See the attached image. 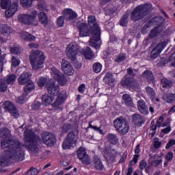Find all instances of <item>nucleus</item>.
<instances>
[{
    "label": "nucleus",
    "mask_w": 175,
    "mask_h": 175,
    "mask_svg": "<svg viewBox=\"0 0 175 175\" xmlns=\"http://www.w3.org/2000/svg\"><path fill=\"white\" fill-rule=\"evenodd\" d=\"M165 62L166 64L171 62L172 66H175V56L174 57L173 56H170L168 59H166Z\"/></svg>",
    "instance_id": "bf43d9fd"
},
{
    "label": "nucleus",
    "mask_w": 175,
    "mask_h": 175,
    "mask_svg": "<svg viewBox=\"0 0 175 175\" xmlns=\"http://www.w3.org/2000/svg\"><path fill=\"white\" fill-rule=\"evenodd\" d=\"M1 147L4 152L0 157V166L3 167L9 163V159L21 162L24 161L23 144L18 139L12 137V131L8 127L0 128Z\"/></svg>",
    "instance_id": "f257e3e1"
},
{
    "label": "nucleus",
    "mask_w": 175,
    "mask_h": 175,
    "mask_svg": "<svg viewBox=\"0 0 175 175\" xmlns=\"http://www.w3.org/2000/svg\"><path fill=\"white\" fill-rule=\"evenodd\" d=\"M42 100L43 103L46 105V106H49V105H51L53 103L54 98H53V96H50L48 94H45L42 95Z\"/></svg>",
    "instance_id": "c756f323"
},
{
    "label": "nucleus",
    "mask_w": 175,
    "mask_h": 175,
    "mask_svg": "<svg viewBox=\"0 0 175 175\" xmlns=\"http://www.w3.org/2000/svg\"><path fill=\"white\" fill-rule=\"evenodd\" d=\"M66 55L72 62H75L77 57V46L75 44H68L66 49Z\"/></svg>",
    "instance_id": "f8f14e48"
},
{
    "label": "nucleus",
    "mask_w": 175,
    "mask_h": 175,
    "mask_svg": "<svg viewBox=\"0 0 175 175\" xmlns=\"http://www.w3.org/2000/svg\"><path fill=\"white\" fill-rule=\"evenodd\" d=\"M158 33H159L158 32V30H157L156 28L153 29L152 30H151L150 34H149V38L150 39H152L154 38H155V36H157V35H158Z\"/></svg>",
    "instance_id": "13d9d810"
},
{
    "label": "nucleus",
    "mask_w": 175,
    "mask_h": 175,
    "mask_svg": "<svg viewBox=\"0 0 175 175\" xmlns=\"http://www.w3.org/2000/svg\"><path fill=\"white\" fill-rule=\"evenodd\" d=\"M51 75L59 83V85L64 86L68 83V79L65 75L55 68V67L51 68Z\"/></svg>",
    "instance_id": "1a4fd4ad"
},
{
    "label": "nucleus",
    "mask_w": 175,
    "mask_h": 175,
    "mask_svg": "<svg viewBox=\"0 0 175 175\" xmlns=\"http://www.w3.org/2000/svg\"><path fill=\"white\" fill-rule=\"evenodd\" d=\"M107 139L108 140L109 143H110V144H113V146L120 142L118 137L114 133H109L107 135Z\"/></svg>",
    "instance_id": "bb28decb"
},
{
    "label": "nucleus",
    "mask_w": 175,
    "mask_h": 175,
    "mask_svg": "<svg viewBox=\"0 0 175 175\" xmlns=\"http://www.w3.org/2000/svg\"><path fill=\"white\" fill-rule=\"evenodd\" d=\"M47 83H49V80L44 77H41L38 81V84L39 87H44V85H47Z\"/></svg>",
    "instance_id": "de8ad7c7"
},
{
    "label": "nucleus",
    "mask_w": 175,
    "mask_h": 175,
    "mask_svg": "<svg viewBox=\"0 0 175 175\" xmlns=\"http://www.w3.org/2000/svg\"><path fill=\"white\" fill-rule=\"evenodd\" d=\"M16 76L14 74L9 75L6 79L7 84H14L16 81Z\"/></svg>",
    "instance_id": "c03bdc74"
},
{
    "label": "nucleus",
    "mask_w": 175,
    "mask_h": 175,
    "mask_svg": "<svg viewBox=\"0 0 175 175\" xmlns=\"http://www.w3.org/2000/svg\"><path fill=\"white\" fill-rule=\"evenodd\" d=\"M18 1L19 0H13L12 3L8 7V8H10V10H12L13 12H17V10H18Z\"/></svg>",
    "instance_id": "58836bf2"
},
{
    "label": "nucleus",
    "mask_w": 175,
    "mask_h": 175,
    "mask_svg": "<svg viewBox=\"0 0 175 175\" xmlns=\"http://www.w3.org/2000/svg\"><path fill=\"white\" fill-rule=\"evenodd\" d=\"M96 19L94 16H88V24L92 29V33L94 34L93 37L90 39V46L94 47V49H99L100 47V28L96 23ZM96 36V40H95Z\"/></svg>",
    "instance_id": "7ed1b4c3"
},
{
    "label": "nucleus",
    "mask_w": 175,
    "mask_h": 175,
    "mask_svg": "<svg viewBox=\"0 0 175 175\" xmlns=\"http://www.w3.org/2000/svg\"><path fill=\"white\" fill-rule=\"evenodd\" d=\"M70 128H72V125H70V124L65 123L62 126V133H67V132H69Z\"/></svg>",
    "instance_id": "09e8293b"
},
{
    "label": "nucleus",
    "mask_w": 175,
    "mask_h": 175,
    "mask_svg": "<svg viewBox=\"0 0 175 175\" xmlns=\"http://www.w3.org/2000/svg\"><path fill=\"white\" fill-rule=\"evenodd\" d=\"M94 167L96 168V170H103V163H102V161L98 157H94L93 160Z\"/></svg>",
    "instance_id": "cd10ccee"
},
{
    "label": "nucleus",
    "mask_w": 175,
    "mask_h": 175,
    "mask_svg": "<svg viewBox=\"0 0 175 175\" xmlns=\"http://www.w3.org/2000/svg\"><path fill=\"white\" fill-rule=\"evenodd\" d=\"M161 85L163 88H172L173 87V82L166 78L161 79Z\"/></svg>",
    "instance_id": "c9c22d12"
},
{
    "label": "nucleus",
    "mask_w": 175,
    "mask_h": 175,
    "mask_svg": "<svg viewBox=\"0 0 175 175\" xmlns=\"http://www.w3.org/2000/svg\"><path fill=\"white\" fill-rule=\"evenodd\" d=\"M128 17H129V13L126 12L120 18V25L126 27L128 25Z\"/></svg>",
    "instance_id": "e433bc0d"
},
{
    "label": "nucleus",
    "mask_w": 175,
    "mask_h": 175,
    "mask_svg": "<svg viewBox=\"0 0 175 175\" xmlns=\"http://www.w3.org/2000/svg\"><path fill=\"white\" fill-rule=\"evenodd\" d=\"M132 122L135 126L140 127L144 122H146V119H144V117L142 116L140 114L134 113L132 115Z\"/></svg>",
    "instance_id": "412c9836"
},
{
    "label": "nucleus",
    "mask_w": 175,
    "mask_h": 175,
    "mask_svg": "<svg viewBox=\"0 0 175 175\" xmlns=\"http://www.w3.org/2000/svg\"><path fill=\"white\" fill-rule=\"evenodd\" d=\"M38 9L39 10H47V4L44 0H38Z\"/></svg>",
    "instance_id": "37998d69"
},
{
    "label": "nucleus",
    "mask_w": 175,
    "mask_h": 175,
    "mask_svg": "<svg viewBox=\"0 0 175 175\" xmlns=\"http://www.w3.org/2000/svg\"><path fill=\"white\" fill-rule=\"evenodd\" d=\"M135 72H137V70L134 69L133 68H129L127 69V75L131 76L132 77H135L136 76Z\"/></svg>",
    "instance_id": "6e6d98bb"
},
{
    "label": "nucleus",
    "mask_w": 175,
    "mask_h": 175,
    "mask_svg": "<svg viewBox=\"0 0 175 175\" xmlns=\"http://www.w3.org/2000/svg\"><path fill=\"white\" fill-rule=\"evenodd\" d=\"M145 92L152 102H155V96H157V93L155 92V90H154V88L148 86L145 88Z\"/></svg>",
    "instance_id": "393cba45"
},
{
    "label": "nucleus",
    "mask_w": 175,
    "mask_h": 175,
    "mask_svg": "<svg viewBox=\"0 0 175 175\" xmlns=\"http://www.w3.org/2000/svg\"><path fill=\"white\" fill-rule=\"evenodd\" d=\"M57 24L59 27H64V24H65V18L63 16H59L57 20Z\"/></svg>",
    "instance_id": "864d4df0"
},
{
    "label": "nucleus",
    "mask_w": 175,
    "mask_h": 175,
    "mask_svg": "<svg viewBox=\"0 0 175 175\" xmlns=\"http://www.w3.org/2000/svg\"><path fill=\"white\" fill-rule=\"evenodd\" d=\"M33 0H20V3L23 8H31Z\"/></svg>",
    "instance_id": "79ce46f5"
},
{
    "label": "nucleus",
    "mask_w": 175,
    "mask_h": 175,
    "mask_svg": "<svg viewBox=\"0 0 175 175\" xmlns=\"http://www.w3.org/2000/svg\"><path fill=\"white\" fill-rule=\"evenodd\" d=\"M62 70L68 76H72L75 74V69L70 63L65 59H62L61 63Z\"/></svg>",
    "instance_id": "a211bd4d"
},
{
    "label": "nucleus",
    "mask_w": 175,
    "mask_h": 175,
    "mask_svg": "<svg viewBox=\"0 0 175 175\" xmlns=\"http://www.w3.org/2000/svg\"><path fill=\"white\" fill-rule=\"evenodd\" d=\"M46 90L51 96H57L59 93V85H55V81L49 80L46 83Z\"/></svg>",
    "instance_id": "ddd939ff"
},
{
    "label": "nucleus",
    "mask_w": 175,
    "mask_h": 175,
    "mask_svg": "<svg viewBox=\"0 0 175 175\" xmlns=\"http://www.w3.org/2000/svg\"><path fill=\"white\" fill-rule=\"evenodd\" d=\"M163 100L167 102V103H173L175 102V94H165L163 96Z\"/></svg>",
    "instance_id": "473e14b6"
},
{
    "label": "nucleus",
    "mask_w": 175,
    "mask_h": 175,
    "mask_svg": "<svg viewBox=\"0 0 175 175\" xmlns=\"http://www.w3.org/2000/svg\"><path fill=\"white\" fill-rule=\"evenodd\" d=\"M83 54L86 59H92V58H94V52L91 51L90 47H87L86 49L84 51Z\"/></svg>",
    "instance_id": "4c0bfd02"
},
{
    "label": "nucleus",
    "mask_w": 175,
    "mask_h": 175,
    "mask_svg": "<svg viewBox=\"0 0 175 175\" xmlns=\"http://www.w3.org/2000/svg\"><path fill=\"white\" fill-rule=\"evenodd\" d=\"M29 59L33 70H38L43 68L44 64V55L43 52L40 51H32L30 53Z\"/></svg>",
    "instance_id": "39448f33"
},
{
    "label": "nucleus",
    "mask_w": 175,
    "mask_h": 175,
    "mask_svg": "<svg viewBox=\"0 0 175 175\" xmlns=\"http://www.w3.org/2000/svg\"><path fill=\"white\" fill-rule=\"evenodd\" d=\"M161 21V18L158 17H154L149 21V24H155L156 25Z\"/></svg>",
    "instance_id": "680f3d73"
},
{
    "label": "nucleus",
    "mask_w": 175,
    "mask_h": 175,
    "mask_svg": "<svg viewBox=\"0 0 175 175\" xmlns=\"http://www.w3.org/2000/svg\"><path fill=\"white\" fill-rule=\"evenodd\" d=\"M8 10L5 11V17L8 18H10L13 14L16 12H13V10H10V8H7Z\"/></svg>",
    "instance_id": "052dcab7"
},
{
    "label": "nucleus",
    "mask_w": 175,
    "mask_h": 175,
    "mask_svg": "<svg viewBox=\"0 0 175 175\" xmlns=\"http://www.w3.org/2000/svg\"><path fill=\"white\" fill-rule=\"evenodd\" d=\"M90 29H91L88 28V25H87V23H81L79 25L80 36L83 38L84 36H90V35H92V38H94V40H96V36H95V34H94V33L92 32V28Z\"/></svg>",
    "instance_id": "dca6fc26"
},
{
    "label": "nucleus",
    "mask_w": 175,
    "mask_h": 175,
    "mask_svg": "<svg viewBox=\"0 0 175 175\" xmlns=\"http://www.w3.org/2000/svg\"><path fill=\"white\" fill-rule=\"evenodd\" d=\"M27 100V94H23L22 96H20L16 98L17 103H25V101Z\"/></svg>",
    "instance_id": "8fccbe9b"
},
{
    "label": "nucleus",
    "mask_w": 175,
    "mask_h": 175,
    "mask_svg": "<svg viewBox=\"0 0 175 175\" xmlns=\"http://www.w3.org/2000/svg\"><path fill=\"white\" fill-rule=\"evenodd\" d=\"M12 66H14V68L20 65V60H18L17 57H12Z\"/></svg>",
    "instance_id": "e2e57ef3"
},
{
    "label": "nucleus",
    "mask_w": 175,
    "mask_h": 175,
    "mask_svg": "<svg viewBox=\"0 0 175 175\" xmlns=\"http://www.w3.org/2000/svg\"><path fill=\"white\" fill-rule=\"evenodd\" d=\"M10 51L12 54H18L20 53V49L17 47H12Z\"/></svg>",
    "instance_id": "774afa93"
},
{
    "label": "nucleus",
    "mask_w": 175,
    "mask_h": 175,
    "mask_svg": "<svg viewBox=\"0 0 175 175\" xmlns=\"http://www.w3.org/2000/svg\"><path fill=\"white\" fill-rule=\"evenodd\" d=\"M139 159V154H135L133 160H131L129 163V167H132L134 165L137 163V160Z\"/></svg>",
    "instance_id": "5fc2aeb1"
},
{
    "label": "nucleus",
    "mask_w": 175,
    "mask_h": 175,
    "mask_svg": "<svg viewBox=\"0 0 175 175\" xmlns=\"http://www.w3.org/2000/svg\"><path fill=\"white\" fill-rule=\"evenodd\" d=\"M31 73L25 72L22 73L20 77L18 78V83L20 85H25L24 88V92L27 94H29L31 91L34 90L35 85L33 82L31 80Z\"/></svg>",
    "instance_id": "423d86ee"
},
{
    "label": "nucleus",
    "mask_w": 175,
    "mask_h": 175,
    "mask_svg": "<svg viewBox=\"0 0 175 175\" xmlns=\"http://www.w3.org/2000/svg\"><path fill=\"white\" fill-rule=\"evenodd\" d=\"M62 14H64L68 20H75L77 17V14L71 9H66L62 12Z\"/></svg>",
    "instance_id": "b1692460"
},
{
    "label": "nucleus",
    "mask_w": 175,
    "mask_h": 175,
    "mask_svg": "<svg viewBox=\"0 0 175 175\" xmlns=\"http://www.w3.org/2000/svg\"><path fill=\"white\" fill-rule=\"evenodd\" d=\"M12 3V0H0V6L1 9H8L10 4Z\"/></svg>",
    "instance_id": "ea45409f"
},
{
    "label": "nucleus",
    "mask_w": 175,
    "mask_h": 175,
    "mask_svg": "<svg viewBox=\"0 0 175 175\" xmlns=\"http://www.w3.org/2000/svg\"><path fill=\"white\" fill-rule=\"evenodd\" d=\"M142 77L144 80H146L148 83H155V77H154V74L151 70H145L142 74Z\"/></svg>",
    "instance_id": "5701e85b"
},
{
    "label": "nucleus",
    "mask_w": 175,
    "mask_h": 175,
    "mask_svg": "<svg viewBox=\"0 0 175 175\" xmlns=\"http://www.w3.org/2000/svg\"><path fill=\"white\" fill-rule=\"evenodd\" d=\"M8 90V85L6 82L3 79H0V91L1 92H6Z\"/></svg>",
    "instance_id": "49530a36"
},
{
    "label": "nucleus",
    "mask_w": 175,
    "mask_h": 175,
    "mask_svg": "<svg viewBox=\"0 0 175 175\" xmlns=\"http://www.w3.org/2000/svg\"><path fill=\"white\" fill-rule=\"evenodd\" d=\"M25 135V144H23L22 149L23 150L24 159L25 158V150L24 147H25L29 152L31 155H35L39 152V142H40V137L36 135L32 130L29 129H26L24 131Z\"/></svg>",
    "instance_id": "f03ea898"
},
{
    "label": "nucleus",
    "mask_w": 175,
    "mask_h": 175,
    "mask_svg": "<svg viewBox=\"0 0 175 175\" xmlns=\"http://www.w3.org/2000/svg\"><path fill=\"white\" fill-rule=\"evenodd\" d=\"M0 32L5 36H9V33L12 32V29H10V27L6 25H3L0 28Z\"/></svg>",
    "instance_id": "f704fd0d"
},
{
    "label": "nucleus",
    "mask_w": 175,
    "mask_h": 175,
    "mask_svg": "<svg viewBox=\"0 0 175 175\" xmlns=\"http://www.w3.org/2000/svg\"><path fill=\"white\" fill-rule=\"evenodd\" d=\"M116 157H117V151L112 149L111 152L108 154V159L110 162H116Z\"/></svg>",
    "instance_id": "a19ab883"
},
{
    "label": "nucleus",
    "mask_w": 175,
    "mask_h": 175,
    "mask_svg": "<svg viewBox=\"0 0 175 175\" xmlns=\"http://www.w3.org/2000/svg\"><path fill=\"white\" fill-rule=\"evenodd\" d=\"M38 18L41 24H43L45 26L49 24V18L44 12H41L38 14Z\"/></svg>",
    "instance_id": "7c9ffc66"
},
{
    "label": "nucleus",
    "mask_w": 175,
    "mask_h": 175,
    "mask_svg": "<svg viewBox=\"0 0 175 175\" xmlns=\"http://www.w3.org/2000/svg\"><path fill=\"white\" fill-rule=\"evenodd\" d=\"M114 128L121 135H126L129 132V123L124 118H118L113 121Z\"/></svg>",
    "instance_id": "0eeeda50"
},
{
    "label": "nucleus",
    "mask_w": 175,
    "mask_h": 175,
    "mask_svg": "<svg viewBox=\"0 0 175 175\" xmlns=\"http://www.w3.org/2000/svg\"><path fill=\"white\" fill-rule=\"evenodd\" d=\"M152 10V5L151 4L145 3L138 5L131 12V20L135 22L143 20L146 16L150 14Z\"/></svg>",
    "instance_id": "20e7f679"
},
{
    "label": "nucleus",
    "mask_w": 175,
    "mask_h": 175,
    "mask_svg": "<svg viewBox=\"0 0 175 175\" xmlns=\"http://www.w3.org/2000/svg\"><path fill=\"white\" fill-rule=\"evenodd\" d=\"M3 106L5 110L6 111H8V113H10V114L14 117V118H18L20 117V113H18V110H17V108L14 105L13 103L9 100H6L3 103Z\"/></svg>",
    "instance_id": "9b49d317"
},
{
    "label": "nucleus",
    "mask_w": 175,
    "mask_h": 175,
    "mask_svg": "<svg viewBox=\"0 0 175 175\" xmlns=\"http://www.w3.org/2000/svg\"><path fill=\"white\" fill-rule=\"evenodd\" d=\"M64 103H65V98H64V96H59L53 103H52V107L57 111H62V110H64V107L62 106Z\"/></svg>",
    "instance_id": "6ab92c4d"
},
{
    "label": "nucleus",
    "mask_w": 175,
    "mask_h": 175,
    "mask_svg": "<svg viewBox=\"0 0 175 175\" xmlns=\"http://www.w3.org/2000/svg\"><path fill=\"white\" fill-rule=\"evenodd\" d=\"M152 159L153 160L151 161L150 165L154 167L159 166V165L162 163V159L159 158V155L158 154H156L152 157Z\"/></svg>",
    "instance_id": "c85d7f7f"
},
{
    "label": "nucleus",
    "mask_w": 175,
    "mask_h": 175,
    "mask_svg": "<svg viewBox=\"0 0 175 175\" xmlns=\"http://www.w3.org/2000/svg\"><path fill=\"white\" fill-rule=\"evenodd\" d=\"M147 166V162H146L144 160H142L139 163V169L143 170V169H146V167Z\"/></svg>",
    "instance_id": "338daca9"
},
{
    "label": "nucleus",
    "mask_w": 175,
    "mask_h": 175,
    "mask_svg": "<svg viewBox=\"0 0 175 175\" xmlns=\"http://www.w3.org/2000/svg\"><path fill=\"white\" fill-rule=\"evenodd\" d=\"M126 58L125 54L120 53L115 59V62H122V61H125Z\"/></svg>",
    "instance_id": "3c124183"
},
{
    "label": "nucleus",
    "mask_w": 175,
    "mask_h": 175,
    "mask_svg": "<svg viewBox=\"0 0 175 175\" xmlns=\"http://www.w3.org/2000/svg\"><path fill=\"white\" fill-rule=\"evenodd\" d=\"M21 38L23 40H25V42H35L36 40V38L33 35L28 33L27 32L21 33Z\"/></svg>",
    "instance_id": "a878e982"
},
{
    "label": "nucleus",
    "mask_w": 175,
    "mask_h": 175,
    "mask_svg": "<svg viewBox=\"0 0 175 175\" xmlns=\"http://www.w3.org/2000/svg\"><path fill=\"white\" fill-rule=\"evenodd\" d=\"M137 109L141 112L142 114H145L147 116L148 114V107H147V103L144 100H139L137 101Z\"/></svg>",
    "instance_id": "4be33fe9"
},
{
    "label": "nucleus",
    "mask_w": 175,
    "mask_h": 175,
    "mask_svg": "<svg viewBox=\"0 0 175 175\" xmlns=\"http://www.w3.org/2000/svg\"><path fill=\"white\" fill-rule=\"evenodd\" d=\"M40 106H42V103L39 101H34L31 105V109L33 110H39V109H40Z\"/></svg>",
    "instance_id": "603ef678"
},
{
    "label": "nucleus",
    "mask_w": 175,
    "mask_h": 175,
    "mask_svg": "<svg viewBox=\"0 0 175 175\" xmlns=\"http://www.w3.org/2000/svg\"><path fill=\"white\" fill-rule=\"evenodd\" d=\"M174 144H175V139H170L167 143L165 148L168 150V148H170V147H172V146H174Z\"/></svg>",
    "instance_id": "69168bd1"
},
{
    "label": "nucleus",
    "mask_w": 175,
    "mask_h": 175,
    "mask_svg": "<svg viewBox=\"0 0 175 175\" xmlns=\"http://www.w3.org/2000/svg\"><path fill=\"white\" fill-rule=\"evenodd\" d=\"M127 76L125 75V79L122 81V86L128 87L129 88H135L137 84V81L133 77H128Z\"/></svg>",
    "instance_id": "aec40b11"
},
{
    "label": "nucleus",
    "mask_w": 175,
    "mask_h": 175,
    "mask_svg": "<svg viewBox=\"0 0 175 175\" xmlns=\"http://www.w3.org/2000/svg\"><path fill=\"white\" fill-rule=\"evenodd\" d=\"M155 29H157V32L159 33H160V32H162V31H163V29H165V27H163V25H162V23H159L156 27Z\"/></svg>",
    "instance_id": "0e129e2a"
},
{
    "label": "nucleus",
    "mask_w": 175,
    "mask_h": 175,
    "mask_svg": "<svg viewBox=\"0 0 175 175\" xmlns=\"http://www.w3.org/2000/svg\"><path fill=\"white\" fill-rule=\"evenodd\" d=\"M31 14H20L18 16V20L19 23L22 24H28L29 25H32L35 23L36 17H38V12L35 10H32Z\"/></svg>",
    "instance_id": "6e6552de"
},
{
    "label": "nucleus",
    "mask_w": 175,
    "mask_h": 175,
    "mask_svg": "<svg viewBox=\"0 0 175 175\" xmlns=\"http://www.w3.org/2000/svg\"><path fill=\"white\" fill-rule=\"evenodd\" d=\"M39 174V170L36 168H30L27 172V175H38Z\"/></svg>",
    "instance_id": "4d7b16f0"
},
{
    "label": "nucleus",
    "mask_w": 175,
    "mask_h": 175,
    "mask_svg": "<svg viewBox=\"0 0 175 175\" xmlns=\"http://www.w3.org/2000/svg\"><path fill=\"white\" fill-rule=\"evenodd\" d=\"M41 137L44 144H46V146H53L54 143L57 142V138H55V135L49 132H44L41 135Z\"/></svg>",
    "instance_id": "4468645a"
},
{
    "label": "nucleus",
    "mask_w": 175,
    "mask_h": 175,
    "mask_svg": "<svg viewBox=\"0 0 175 175\" xmlns=\"http://www.w3.org/2000/svg\"><path fill=\"white\" fill-rule=\"evenodd\" d=\"M167 44L165 42H160L159 44H158L150 53L151 58H152V59L158 58L161 53H162L163 49L166 47Z\"/></svg>",
    "instance_id": "f3484780"
},
{
    "label": "nucleus",
    "mask_w": 175,
    "mask_h": 175,
    "mask_svg": "<svg viewBox=\"0 0 175 175\" xmlns=\"http://www.w3.org/2000/svg\"><path fill=\"white\" fill-rule=\"evenodd\" d=\"M122 100L126 106H132L133 100H132V97L128 94H125L122 96Z\"/></svg>",
    "instance_id": "72a5a7b5"
},
{
    "label": "nucleus",
    "mask_w": 175,
    "mask_h": 175,
    "mask_svg": "<svg viewBox=\"0 0 175 175\" xmlns=\"http://www.w3.org/2000/svg\"><path fill=\"white\" fill-rule=\"evenodd\" d=\"M104 81L105 82V84H108V85L113 84L115 79L113 77V74L110 72H107L105 77H104Z\"/></svg>",
    "instance_id": "2f4dec72"
},
{
    "label": "nucleus",
    "mask_w": 175,
    "mask_h": 175,
    "mask_svg": "<svg viewBox=\"0 0 175 175\" xmlns=\"http://www.w3.org/2000/svg\"><path fill=\"white\" fill-rule=\"evenodd\" d=\"M77 157L83 165H90L91 163L90 156L87 154L85 148L83 147L79 148L77 151Z\"/></svg>",
    "instance_id": "2eb2a0df"
},
{
    "label": "nucleus",
    "mask_w": 175,
    "mask_h": 175,
    "mask_svg": "<svg viewBox=\"0 0 175 175\" xmlns=\"http://www.w3.org/2000/svg\"><path fill=\"white\" fill-rule=\"evenodd\" d=\"M76 146V136H75V133L70 132L67 135V137L64 139L62 144V148L64 150H68Z\"/></svg>",
    "instance_id": "9d476101"
},
{
    "label": "nucleus",
    "mask_w": 175,
    "mask_h": 175,
    "mask_svg": "<svg viewBox=\"0 0 175 175\" xmlns=\"http://www.w3.org/2000/svg\"><path fill=\"white\" fill-rule=\"evenodd\" d=\"M102 70V64L100 63H94L93 64V71L95 73H100Z\"/></svg>",
    "instance_id": "a18cd8bd"
}]
</instances>
